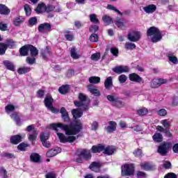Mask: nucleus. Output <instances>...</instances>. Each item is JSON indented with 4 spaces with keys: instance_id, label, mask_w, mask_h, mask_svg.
I'll use <instances>...</instances> for the list:
<instances>
[{
    "instance_id": "obj_52",
    "label": "nucleus",
    "mask_w": 178,
    "mask_h": 178,
    "mask_svg": "<svg viewBox=\"0 0 178 178\" xmlns=\"http://www.w3.org/2000/svg\"><path fill=\"white\" fill-rule=\"evenodd\" d=\"M147 172L144 171L138 170L136 174V178H147Z\"/></svg>"
},
{
    "instance_id": "obj_8",
    "label": "nucleus",
    "mask_w": 178,
    "mask_h": 178,
    "mask_svg": "<svg viewBox=\"0 0 178 178\" xmlns=\"http://www.w3.org/2000/svg\"><path fill=\"white\" fill-rule=\"evenodd\" d=\"M169 148H170V143L163 142L158 147L157 152L161 156H166Z\"/></svg>"
},
{
    "instance_id": "obj_14",
    "label": "nucleus",
    "mask_w": 178,
    "mask_h": 178,
    "mask_svg": "<svg viewBox=\"0 0 178 178\" xmlns=\"http://www.w3.org/2000/svg\"><path fill=\"white\" fill-rule=\"evenodd\" d=\"M60 152H62V149L60 147H56L47 152L46 156L47 158H54V156H56V155L60 154Z\"/></svg>"
},
{
    "instance_id": "obj_23",
    "label": "nucleus",
    "mask_w": 178,
    "mask_h": 178,
    "mask_svg": "<svg viewBox=\"0 0 178 178\" xmlns=\"http://www.w3.org/2000/svg\"><path fill=\"white\" fill-rule=\"evenodd\" d=\"M30 161L33 163H40L41 162V156L38 153H32L30 155Z\"/></svg>"
},
{
    "instance_id": "obj_20",
    "label": "nucleus",
    "mask_w": 178,
    "mask_h": 178,
    "mask_svg": "<svg viewBox=\"0 0 178 178\" xmlns=\"http://www.w3.org/2000/svg\"><path fill=\"white\" fill-rule=\"evenodd\" d=\"M129 79L130 81H134V83H140L143 81V78L136 73L129 74Z\"/></svg>"
},
{
    "instance_id": "obj_53",
    "label": "nucleus",
    "mask_w": 178,
    "mask_h": 178,
    "mask_svg": "<svg viewBox=\"0 0 178 178\" xmlns=\"http://www.w3.org/2000/svg\"><path fill=\"white\" fill-rule=\"evenodd\" d=\"M168 60L170 62H172V63H174V65H177L178 64V59L177 57L175 56H172L170 54L168 55Z\"/></svg>"
},
{
    "instance_id": "obj_10",
    "label": "nucleus",
    "mask_w": 178,
    "mask_h": 178,
    "mask_svg": "<svg viewBox=\"0 0 178 178\" xmlns=\"http://www.w3.org/2000/svg\"><path fill=\"white\" fill-rule=\"evenodd\" d=\"M166 83H168V79H154L151 83V88H158L159 87H161L162 84H166Z\"/></svg>"
},
{
    "instance_id": "obj_56",
    "label": "nucleus",
    "mask_w": 178,
    "mask_h": 178,
    "mask_svg": "<svg viewBox=\"0 0 178 178\" xmlns=\"http://www.w3.org/2000/svg\"><path fill=\"white\" fill-rule=\"evenodd\" d=\"M134 155L136 158H141V156H143V150L140 148L136 149L134 152Z\"/></svg>"
},
{
    "instance_id": "obj_27",
    "label": "nucleus",
    "mask_w": 178,
    "mask_h": 178,
    "mask_svg": "<svg viewBox=\"0 0 178 178\" xmlns=\"http://www.w3.org/2000/svg\"><path fill=\"white\" fill-rule=\"evenodd\" d=\"M3 66H5V67H6L8 70H10L11 72H15V67L13 63L8 60H6L3 61Z\"/></svg>"
},
{
    "instance_id": "obj_17",
    "label": "nucleus",
    "mask_w": 178,
    "mask_h": 178,
    "mask_svg": "<svg viewBox=\"0 0 178 178\" xmlns=\"http://www.w3.org/2000/svg\"><path fill=\"white\" fill-rule=\"evenodd\" d=\"M140 168L143 170H145L146 172H152V170H155V165L152 164L149 162H145L142 164H140Z\"/></svg>"
},
{
    "instance_id": "obj_1",
    "label": "nucleus",
    "mask_w": 178,
    "mask_h": 178,
    "mask_svg": "<svg viewBox=\"0 0 178 178\" xmlns=\"http://www.w3.org/2000/svg\"><path fill=\"white\" fill-rule=\"evenodd\" d=\"M72 115L74 120L69 124H64L62 123H51L49 124V129L54 130L58 137V140L61 144H66L69 143L72 144L75 142L79 136H77L81 130H83V122L78 120L83 116V112L77 108L72 110Z\"/></svg>"
},
{
    "instance_id": "obj_38",
    "label": "nucleus",
    "mask_w": 178,
    "mask_h": 178,
    "mask_svg": "<svg viewBox=\"0 0 178 178\" xmlns=\"http://www.w3.org/2000/svg\"><path fill=\"white\" fill-rule=\"evenodd\" d=\"M35 10L36 13H44L45 12V4L44 3H39Z\"/></svg>"
},
{
    "instance_id": "obj_39",
    "label": "nucleus",
    "mask_w": 178,
    "mask_h": 178,
    "mask_svg": "<svg viewBox=\"0 0 178 178\" xmlns=\"http://www.w3.org/2000/svg\"><path fill=\"white\" fill-rule=\"evenodd\" d=\"M23 22H24V18H23L22 17H17L13 19V24L14 26L17 27L20 26L22 23H23Z\"/></svg>"
},
{
    "instance_id": "obj_34",
    "label": "nucleus",
    "mask_w": 178,
    "mask_h": 178,
    "mask_svg": "<svg viewBox=\"0 0 178 178\" xmlns=\"http://www.w3.org/2000/svg\"><path fill=\"white\" fill-rule=\"evenodd\" d=\"M63 33L67 41H72L74 38V35H73V33L70 31H64Z\"/></svg>"
},
{
    "instance_id": "obj_24",
    "label": "nucleus",
    "mask_w": 178,
    "mask_h": 178,
    "mask_svg": "<svg viewBox=\"0 0 178 178\" xmlns=\"http://www.w3.org/2000/svg\"><path fill=\"white\" fill-rule=\"evenodd\" d=\"M70 91V86L65 84L63 85L58 88V92L61 95H66V94H68V92Z\"/></svg>"
},
{
    "instance_id": "obj_50",
    "label": "nucleus",
    "mask_w": 178,
    "mask_h": 178,
    "mask_svg": "<svg viewBox=\"0 0 178 178\" xmlns=\"http://www.w3.org/2000/svg\"><path fill=\"white\" fill-rule=\"evenodd\" d=\"M55 10V6L52 4H47L45 5L44 7V12H47V13H49V12H54Z\"/></svg>"
},
{
    "instance_id": "obj_49",
    "label": "nucleus",
    "mask_w": 178,
    "mask_h": 178,
    "mask_svg": "<svg viewBox=\"0 0 178 178\" xmlns=\"http://www.w3.org/2000/svg\"><path fill=\"white\" fill-rule=\"evenodd\" d=\"M91 42H98L99 40V36L97 33H92L89 38Z\"/></svg>"
},
{
    "instance_id": "obj_4",
    "label": "nucleus",
    "mask_w": 178,
    "mask_h": 178,
    "mask_svg": "<svg viewBox=\"0 0 178 178\" xmlns=\"http://www.w3.org/2000/svg\"><path fill=\"white\" fill-rule=\"evenodd\" d=\"M78 99H79V102L74 101V105H75L76 108H81L82 106L83 111H88V106H90V104L91 102L90 99L83 93H79Z\"/></svg>"
},
{
    "instance_id": "obj_57",
    "label": "nucleus",
    "mask_w": 178,
    "mask_h": 178,
    "mask_svg": "<svg viewBox=\"0 0 178 178\" xmlns=\"http://www.w3.org/2000/svg\"><path fill=\"white\" fill-rule=\"evenodd\" d=\"M98 30H99V26H98V25H92L89 28L90 33H93V34H95V33L97 32Z\"/></svg>"
},
{
    "instance_id": "obj_37",
    "label": "nucleus",
    "mask_w": 178,
    "mask_h": 178,
    "mask_svg": "<svg viewBox=\"0 0 178 178\" xmlns=\"http://www.w3.org/2000/svg\"><path fill=\"white\" fill-rule=\"evenodd\" d=\"M31 70L30 67H19L17 70L18 74H26V73H29Z\"/></svg>"
},
{
    "instance_id": "obj_18",
    "label": "nucleus",
    "mask_w": 178,
    "mask_h": 178,
    "mask_svg": "<svg viewBox=\"0 0 178 178\" xmlns=\"http://www.w3.org/2000/svg\"><path fill=\"white\" fill-rule=\"evenodd\" d=\"M61 113V118L65 123H69L70 122V117H69V113L66 111L65 107H62L60 110Z\"/></svg>"
},
{
    "instance_id": "obj_47",
    "label": "nucleus",
    "mask_w": 178,
    "mask_h": 178,
    "mask_svg": "<svg viewBox=\"0 0 178 178\" xmlns=\"http://www.w3.org/2000/svg\"><path fill=\"white\" fill-rule=\"evenodd\" d=\"M137 114L139 116H145V115L148 114V109L147 108H140L137 111Z\"/></svg>"
},
{
    "instance_id": "obj_11",
    "label": "nucleus",
    "mask_w": 178,
    "mask_h": 178,
    "mask_svg": "<svg viewBox=\"0 0 178 178\" xmlns=\"http://www.w3.org/2000/svg\"><path fill=\"white\" fill-rule=\"evenodd\" d=\"M51 29L52 25L48 22L40 24L38 27L39 33H44V31H52Z\"/></svg>"
},
{
    "instance_id": "obj_13",
    "label": "nucleus",
    "mask_w": 178,
    "mask_h": 178,
    "mask_svg": "<svg viewBox=\"0 0 178 178\" xmlns=\"http://www.w3.org/2000/svg\"><path fill=\"white\" fill-rule=\"evenodd\" d=\"M112 70H113V72H114V73H116V74H122V73L129 72V67L119 65V66H116L114 68H113Z\"/></svg>"
},
{
    "instance_id": "obj_46",
    "label": "nucleus",
    "mask_w": 178,
    "mask_h": 178,
    "mask_svg": "<svg viewBox=\"0 0 178 178\" xmlns=\"http://www.w3.org/2000/svg\"><path fill=\"white\" fill-rule=\"evenodd\" d=\"M8 47L6 43H0V55H5L6 54V50Z\"/></svg>"
},
{
    "instance_id": "obj_30",
    "label": "nucleus",
    "mask_w": 178,
    "mask_h": 178,
    "mask_svg": "<svg viewBox=\"0 0 178 178\" xmlns=\"http://www.w3.org/2000/svg\"><path fill=\"white\" fill-rule=\"evenodd\" d=\"M10 118L14 122H16L17 126H22V120H20V117L17 112L12 113L10 115Z\"/></svg>"
},
{
    "instance_id": "obj_51",
    "label": "nucleus",
    "mask_w": 178,
    "mask_h": 178,
    "mask_svg": "<svg viewBox=\"0 0 178 178\" xmlns=\"http://www.w3.org/2000/svg\"><path fill=\"white\" fill-rule=\"evenodd\" d=\"M107 9H110V10H114V12H116V13H118L120 15V16H123V13L122 12H120V10H118V8H116V7H115L111 4H108Z\"/></svg>"
},
{
    "instance_id": "obj_9",
    "label": "nucleus",
    "mask_w": 178,
    "mask_h": 178,
    "mask_svg": "<svg viewBox=\"0 0 178 178\" xmlns=\"http://www.w3.org/2000/svg\"><path fill=\"white\" fill-rule=\"evenodd\" d=\"M26 137V135H20L17 134L14 136H11L10 138V143L13 144V145H17V144H20L23 141V138Z\"/></svg>"
},
{
    "instance_id": "obj_64",
    "label": "nucleus",
    "mask_w": 178,
    "mask_h": 178,
    "mask_svg": "<svg viewBox=\"0 0 178 178\" xmlns=\"http://www.w3.org/2000/svg\"><path fill=\"white\" fill-rule=\"evenodd\" d=\"M164 178H177V175L174 172H168L164 176Z\"/></svg>"
},
{
    "instance_id": "obj_54",
    "label": "nucleus",
    "mask_w": 178,
    "mask_h": 178,
    "mask_svg": "<svg viewBox=\"0 0 178 178\" xmlns=\"http://www.w3.org/2000/svg\"><path fill=\"white\" fill-rule=\"evenodd\" d=\"M40 138L41 143H43V142H44V141H47V140L49 138V134H47L45 135V133L42 132V133L40 134Z\"/></svg>"
},
{
    "instance_id": "obj_42",
    "label": "nucleus",
    "mask_w": 178,
    "mask_h": 178,
    "mask_svg": "<svg viewBox=\"0 0 178 178\" xmlns=\"http://www.w3.org/2000/svg\"><path fill=\"white\" fill-rule=\"evenodd\" d=\"M124 48L125 49L133 51V49H136V48H137V46L134 43L127 42L124 45Z\"/></svg>"
},
{
    "instance_id": "obj_36",
    "label": "nucleus",
    "mask_w": 178,
    "mask_h": 178,
    "mask_svg": "<svg viewBox=\"0 0 178 178\" xmlns=\"http://www.w3.org/2000/svg\"><path fill=\"white\" fill-rule=\"evenodd\" d=\"M152 138L155 143H162L163 141V137L161 134V133H155Z\"/></svg>"
},
{
    "instance_id": "obj_31",
    "label": "nucleus",
    "mask_w": 178,
    "mask_h": 178,
    "mask_svg": "<svg viewBox=\"0 0 178 178\" xmlns=\"http://www.w3.org/2000/svg\"><path fill=\"white\" fill-rule=\"evenodd\" d=\"M29 52L32 58H35V56H38V50L37 47H34L33 44H29Z\"/></svg>"
},
{
    "instance_id": "obj_58",
    "label": "nucleus",
    "mask_w": 178,
    "mask_h": 178,
    "mask_svg": "<svg viewBox=\"0 0 178 178\" xmlns=\"http://www.w3.org/2000/svg\"><path fill=\"white\" fill-rule=\"evenodd\" d=\"M24 8L26 13V15L27 16H30V15H31V8H30V5L29 4H25L24 6Z\"/></svg>"
},
{
    "instance_id": "obj_3",
    "label": "nucleus",
    "mask_w": 178,
    "mask_h": 178,
    "mask_svg": "<svg viewBox=\"0 0 178 178\" xmlns=\"http://www.w3.org/2000/svg\"><path fill=\"white\" fill-rule=\"evenodd\" d=\"M147 37H152L151 41L154 43L159 42L162 40V33L159 29L155 26H151L147 29Z\"/></svg>"
},
{
    "instance_id": "obj_55",
    "label": "nucleus",
    "mask_w": 178,
    "mask_h": 178,
    "mask_svg": "<svg viewBox=\"0 0 178 178\" xmlns=\"http://www.w3.org/2000/svg\"><path fill=\"white\" fill-rule=\"evenodd\" d=\"M28 23H29V26H35V24H37V23H38V21L37 19V17H33L29 19Z\"/></svg>"
},
{
    "instance_id": "obj_40",
    "label": "nucleus",
    "mask_w": 178,
    "mask_h": 178,
    "mask_svg": "<svg viewBox=\"0 0 178 178\" xmlns=\"http://www.w3.org/2000/svg\"><path fill=\"white\" fill-rule=\"evenodd\" d=\"M124 19L120 18L115 21V26L118 27V29H120L121 30L124 29Z\"/></svg>"
},
{
    "instance_id": "obj_43",
    "label": "nucleus",
    "mask_w": 178,
    "mask_h": 178,
    "mask_svg": "<svg viewBox=\"0 0 178 178\" xmlns=\"http://www.w3.org/2000/svg\"><path fill=\"white\" fill-rule=\"evenodd\" d=\"M89 83H90V84H98L101 83V78L99 76H90L89 78Z\"/></svg>"
},
{
    "instance_id": "obj_60",
    "label": "nucleus",
    "mask_w": 178,
    "mask_h": 178,
    "mask_svg": "<svg viewBox=\"0 0 178 178\" xmlns=\"http://www.w3.org/2000/svg\"><path fill=\"white\" fill-rule=\"evenodd\" d=\"M118 81L123 84L125 81H127V76L125 74H121L118 76Z\"/></svg>"
},
{
    "instance_id": "obj_19",
    "label": "nucleus",
    "mask_w": 178,
    "mask_h": 178,
    "mask_svg": "<svg viewBox=\"0 0 178 178\" xmlns=\"http://www.w3.org/2000/svg\"><path fill=\"white\" fill-rule=\"evenodd\" d=\"M105 149V145L102 144H98L97 145H93L91 147V152L92 154H100V152H104Z\"/></svg>"
},
{
    "instance_id": "obj_22",
    "label": "nucleus",
    "mask_w": 178,
    "mask_h": 178,
    "mask_svg": "<svg viewBox=\"0 0 178 178\" xmlns=\"http://www.w3.org/2000/svg\"><path fill=\"white\" fill-rule=\"evenodd\" d=\"M115 151H116V149L112 145H108L107 147L104 146L103 154H104V155H108L109 156L111 155H113V154H115Z\"/></svg>"
},
{
    "instance_id": "obj_6",
    "label": "nucleus",
    "mask_w": 178,
    "mask_h": 178,
    "mask_svg": "<svg viewBox=\"0 0 178 178\" xmlns=\"http://www.w3.org/2000/svg\"><path fill=\"white\" fill-rule=\"evenodd\" d=\"M106 99L111 103L113 106H115V108H123L124 106V102H123L120 99V97H119V94L113 92L111 95H108L106 96Z\"/></svg>"
},
{
    "instance_id": "obj_15",
    "label": "nucleus",
    "mask_w": 178,
    "mask_h": 178,
    "mask_svg": "<svg viewBox=\"0 0 178 178\" xmlns=\"http://www.w3.org/2000/svg\"><path fill=\"white\" fill-rule=\"evenodd\" d=\"M140 38H141V35L138 31H134V35L131 34V33H128V40L132 42H137V41H140Z\"/></svg>"
},
{
    "instance_id": "obj_63",
    "label": "nucleus",
    "mask_w": 178,
    "mask_h": 178,
    "mask_svg": "<svg viewBox=\"0 0 178 178\" xmlns=\"http://www.w3.org/2000/svg\"><path fill=\"white\" fill-rule=\"evenodd\" d=\"M35 58L26 57V62L29 63V65H34L35 63Z\"/></svg>"
},
{
    "instance_id": "obj_26",
    "label": "nucleus",
    "mask_w": 178,
    "mask_h": 178,
    "mask_svg": "<svg viewBox=\"0 0 178 178\" xmlns=\"http://www.w3.org/2000/svg\"><path fill=\"white\" fill-rule=\"evenodd\" d=\"M10 13V9L5 4L0 3V15L8 16Z\"/></svg>"
},
{
    "instance_id": "obj_41",
    "label": "nucleus",
    "mask_w": 178,
    "mask_h": 178,
    "mask_svg": "<svg viewBox=\"0 0 178 178\" xmlns=\"http://www.w3.org/2000/svg\"><path fill=\"white\" fill-rule=\"evenodd\" d=\"M102 20L107 26H109V24H112V23H113V19L108 15L103 16Z\"/></svg>"
},
{
    "instance_id": "obj_29",
    "label": "nucleus",
    "mask_w": 178,
    "mask_h": 178,
    "mask_svg": "<svg viewBox=\"0 0 178 178\" xmlns=\"http://www.w3.org/2000/svg\"><path fill=\"white\" fill-rule=\"evenodd\" d=\"M143 10L145 13H154L156 10V6L154 4H150L143 7Z\"/></svg>"
},
{
    "instance_id": "obj_5",
    "label": "nucleus",
    "mask_w": 178,
    "mask_h": 178,
    "mask_svg": "<svg viewBox=\"0 0 178 178\" xmlns=\"http://www.w3.org/2000/svg\"><path fill=\"white\" fill-rule=\"evenodd\" d=\"M136 172V165L134 163H125L121 166V176L127 177L134 176Z\"/></svg>"
},
{
    "instance_id": "obj_33",
    "label": "nucleus",
    "mask_w": 178,
    "mask_h": 178,
    "mask_svg": "<svg viewBox=\"0 0 178 178\" xmlns=\"http://www.w3.org/2000/svg\"><path fill=\"white\" fill-rule=\"evenodd\" d=\"M104 87L106 90H109L111 87H113V82L112 81V76H108L104 81Z\"/></svg>"
},
{
    "instance_id": "obj_25",
    "label": "nucleus",
    "mask_w": 178,
    "mask_h": 178,
    "mask_svg": "<svg viewBox=\"0 0 178 178\" xmlns=\"http://www.w3.org/2000/svg\"><path fill=\"white\" fill-rule=\"evenodd\" d=\"M102 166V165H101V163L97 162V161H93L89 165V169H90V170H92V172H97Z\"/></svg>"
},
{
    "instance_id": "obj_12",
    "label": "nucleus",
    "mask_w": 178,
    "mask_h": 178,
    "mask_svg": "<svg viewBox=\"0 0 178 178\" xmlns=\"http://www.w3.org/2000/svg\"><path fill=\"white\" fill-rule=\"evenodd\" d=\"M40 56L44 60H48V56H52V52H51V48L47 46L44 49L40 51Z\"/></svg>"
},
{
    "instance_id": "obj_61",
    "label": "nucleus",
    "mask_w": 178,
    "mask_h": 178,
    "mask_svg": "<svg viewBox=\"0 0 178 178\" xmlns=\"http://www.w3.org/2000/svg\"><path fill=\"white\" fill-rule=\"evenodd\" d=\"M113 56H119V49L117 47H111L110 49Z\"/></svg>"
},
{
    "instance_id": "obj_62",
    "label": "nucleus",
    "mask_w": 178,
    "mask_h": 178,
    "mask_svg": "<svg viewBox=\"0 0 178 178\" xmlns=\"http://www.w3.org/2000/svg\"><path fill=\"white\" fill-rule=\"evenodd\" d=\"M0 174L3 176V178H8V171H6L5 168H0Z\"/></svg>"
},
{
    "instance_id": "obj_48",
    "label": "nucleus",
    "mask_w": 178,
    "mask_h": 178,
    "mask_svg": "<svg viewBox=\"0 0 178 178\" xmlns=\"http://www.w3.org/2000/svg\"><path fill=\"white\" fill-rule=\"evenodd\" d=\"M99 128V123H98V122L93 121L90 124V129L92 131H97V130H98Z\"/></svg>"
},
{
    "instance_id": "obj_16",
    "label": "nucleus",
    "mask_w": 178,
    "mask_h": 178,
    "mask_svg": "<svg viewBox=\"0 0 178 178\" xmlns=\"http://www.w3.org/2000/svg\"><path fill=\"white\" fill-rule=\"evenodd\" d=\"M108 126L106 127V131L108 134H112L114 131H116V127H118V124L115 121H109L108 122Z\"/></svg>"
},
{
    "instance_id": "obj_35",
    "label": "nucleus",
    "mask_w": 178,
    "mask_h": 178,
    "mask_svg": "<svg viewBox=\"0 0 178 178\" xmlns=\"http://www.w3.org/2000/svg\"><path fill=\"white\" fill-rule=\"evenodd\" d=\"M28 147H30L29 144L22 142L17 147V148L18 151H22V152H24L27 151Z\"/></svg>"
},
{
    "instance_id": "obj_44",
    "label": "nucleus",
    "mask_w": 178,
    "mask_h": 178,
    "mask_svg": "<svg viewBox=\"0 0 178 178\" xmlns=\"http://www.w3.org/2000/svg\"><path fill=\"white\" fill-rule=\"evenodd\" d=\"M70 55L72 59H79L80 56L76 51V47H72L70 50Z\"/></svg>"
},
{
    "instance_id": "obj_32",
    "label": "nucleus",
    "mask_w": 178,
    "mask_h": 178,
    "mask_svg": "<svg viewBox=\"0 0 178 178\" xmlns=\"http://www.w3.org/2000/svg\"><path fill=\"white\" fill-rule=\"evenodd\" d=\"M88 90L90 91V93L92 94V95H95V97L101 96V92H99V90L97 88H92V85H88Z\"/></svg>"
},
{
    "instance_id": "obj_45",
    "label": "nucleus",
    "mask_w": 178,
    "mask_h": 178,
    "mask_svg": "<svg viewBox=\"0 0 178 178\" xmlns=\"http://www.w3.org/2000/svg\"><path fill=\"white\" fill-rule=\"evenodd\" d=\"M90 20L92 23H95V24H99V19L97 17V15L90 14L89 15Z\"/></svg>"
},
{
    "instance_id": "obj_59",
    "label": "nucleus",
    "mask_w": 178,
    "mask_h": 178,
    "mask_svg": "<svg viewBox=\"0 0 178 178\" xmlns=\"http://www.w3.org/2000/svg\"><path fill=\"white\" fill-rule=\"evenodd\" d=\"M91 59L92 60H99L100 58H101V53L100 52H97L95 54H92L91 56Z\"/></svg>"
},
{
    "instance_id": "obj_21",
    "label": "nucleus",
    "mask_w": 178,
    "mask_h": 178,
    "mask_svg": "<svg viewBox=\"0 0 178 178\" xmlns=\"http://www.w3.org/2000/svg\"><path fill=\"white\" fill-rule=\"evenodd\" d=\"M30 44H25L19 49L20 56H29Z\"/></svg>"
},
{
    "instance_id": "obj_2",
    "label": "nucleus",
    "mask_w": 178,
    "mask_h": 178,
    "mask_svg": "<svg viewBox=\"0 0 178 178\" xmlns=\"http://www.w3.org/2000/svg\"><path fill=\"white\" fill-rule=\"evenodd\" d=\"M76 154L78 157L76 159V162L77 163H84V161L88 162V161H91V158H92L91 150L88 149L77 150Z\"/></svg>"
},
{
    "instance_id": "obj_7",
    "label": "nucleus",
    "mask_w": 178,
    "mask_h": 178,
    "mask_svg": "<svg viewBox=\"0 0 178 178\" xmlns=\"http://www.w3.org/2000/svg\"><path fill=\"white\" fill-rule=\"evenodd\" d=\"M44 106L52 113H59V110L54 107V98L52 95H47L44 100Z\"/></svg>"
},
{
    "instance_id": "obj_28",
    "label": "nucleus",
    "mask_w": 178,
    "mask_h": 178,
    "mask_svg": "<svg viewBox=\"0 0 178 178\" xmlns=\"http://www.w3.org/2000/svg\"><path fill=\"white\" fill-rule=\"evenodd\" d=\"M6 46L7 49H15L16 48V42L13 39L8 38L6 40Z\"/></svg>"
}]
</instances>
